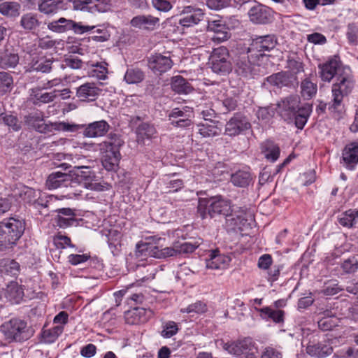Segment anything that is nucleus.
Returning a JSON list of instances; mask_svg holds the SVG:
<instances>
[{"label": "nucleus", "instance_id": "55", "mask_svg": "<svg viewBox=\"0 0 358 358\" xmlns=\"http://www.w3.org/2000/svg\"><path fill=\"white\" fill-rule=\"evenodd\" d=\"M341 268L345 273H353L358 270V259L355 256L350 257L341 264Z\"/></svg>", "mask_w": 358, "mask_h": 358}, {"label": "nucleus", "instance_id": "51", "mask_svg": "<svg viewBox=\"0 0 358 358\" xmlns=\"http://www.w3.org/2000/svg\"><path fill=\"white\" fill-rule=\"evenodd\" d=\"M160 335L164 338H170L176 335L179 331L178 324L173 321L164 322L162 327Z\"/></svg>", "mask_w": 358, "mask_h": 358}, {"label": "nucleus", "instance_id": "5", "mask_svg": "<svg viewBox=\"0 0 358 358\" xmlns=\"http://www.w3.org/2000/svg\"><path fill=\"white\" fill-rule=\"evenodd\" d=\"M25 229V222L20 218L9 217L0 222V250L13 245L22 236Z\"/></svg>", "mask_w": 358, "mask_h": 358}, {"label": "nucleus", "instance_id": "8", "mask_svg": "<svg viewBox=\"0 0 358 358\" xmlns=\"http://www.w3.org/2000/svg\"><path fill=\"white\" fill-rule=\"evenodd\" d=\"M27 322L18 318H13L1 326V331L9 341H22L28 338Z\"/></svg>", "mask_w": 358, "mask_h": 358}, {"label": "nucleus", "instance_id": "24", "mask_svg": "<svg viewBox=\"0 0 358 358\" xmlns=\"http://www.w3.org/2000/svg\"><path fill=\"white\" fill-rule=\"evenodd\" d=\"M320 77L324 82L329 83L332 78L341 71L340 62L336 59H331L324 64L318 66Z\"/></svg>", "mask_w": 358, "mask_h": 358}, {"label": "nucleus", "instance_id": "53", "mask_svg": "<svg viewBox=\"0 0 358 358\" xmlns=\"http://www.w3.org/2000/svg\"><path fill=\"white\" fill-rule=\"evenodd\" d=\"M176 174L169 176L166 180V188L169 192H176L184 187V182L179 178H175Z\"/></svg>", "mask_w": 358, "mask_h": 358}, {"label": "nucleus", "instance_id": "62", "mask_svg": "<svg viewBox=\"0 0 358 358\" xmlns=\"http://www.w3.org/2000/svg\"><path fill=\"white\" fill-rule=\"evenodd\" d=\"M55 130L61 131L73 132L78 130L79 126L74 124H69L64 122H56L52 124Z\"/></svg>", "mask_w": 358, "mask_h": 358}, {"label": "nucleus", "instance_id": "50", "mask_svg": "<svg viewBox=\"0 0 358 358\" xmlns=\"http://www.w3.org/2000/svg\"><path fill=\"white\" fill-rule=\"evenodd\" d=\"M208 310L207 305L205 302L197 301L194 303L189 304L185 308L180 309L182 313L187 314H203Z\"/></svg>", "mask_w": 358, "mask_h": 358}, {"label": "nucleus", "instance_id": "28", "mask_svg": "<svg viewBox=\"0 0 358 358\" xmlns=\"http://www.w3.org/2000/svg\"><path fill=\"white\" fill-rule=\"evenodd\" d=\"M52 57L50 55L47 56L43 53H39L32 57L28 70L29 71L48 73L52 69Z\"/></svg>", "mask_w": 358, "mask_h": 358}, {"label": "nucleus", "instance_id": "37", "mask_svg": "<svg viewBox=\"0 0 358 358\" xmlns=\"http://www.w3.org/2000/svg\"><path fill=\"white\" fill-rule=\"evenodd\" d=\"M261 150L264 157L271 162H275L280 156V148L271 141H266L261 144Z\"/></svg>", "mask_w": 358, "mask_h": 358}, {"label": "nucleus", "instance_id": "7", "mask_svg": "<svg viewBox=\"0 0 358 358\" xmlns=\"http://www.w3.org/2000/svg\"><path fill=\"white\" fill-rule=\"evenodd\" d=\"M212 71L220 75H227L233 69L229 50L224 46L214 48L210 56Z\"/></svg>", "mask_w": 358, "mask_h": 358}, {"label": "nucleus", "instance_id": "63", "mask_svg": "<svg viewBox=\"0 0 358 358\" xmlns=\"http://www.w3.org/2000/svg\"><path fill=\"white\" fill-rule=\"evenodd\" d=\"M178 254H188L193 252L198 247V244L192 243L189 242H184L182 243H177Z\"/></svg>", "mask_w": 358, "mask_h": 358}, {"label": "nucleus", "instance_id": "59", "mask_svg": "<svg viewBox=\"0 0 358 358\" xmlns=\"http://www.w3.org/2000/svg\"><path fill=\"white\" fill-rule=\"evenodd\" d=\"M346 36L350 43L355 44L357 43L358 27L355 24L352 23L348 24Z\"/></svg>", "mask_w": 358, "mask_h": 358}, {"label": "nucleus", "instance_id": "14", "mask_svg": "<svg viewBox=\"0 0 358 358\" xmlns=\"http://www.w3.org/2000/svg\"><path fill=\"white\" fill-rule=\"evenodd\" d=\"M250 128L247 118L240 113H236L227 122L224 134L229 136H235Z\"/></svg>", "mask_w": 358, "mask_h": 358}, {"label": "nucleus", "instance_id": "13", "mask_svg": "<svg viewBox=\"0 0 358 358\" xmlns=\"http://www.w3.org/2000/svg\"><path fill=\"white\" fill-rule=\"evenodd\" d=\"M159 17L150 14L138 15L131 18L130 26L138 31L143 32H151L157 29L159 26Z\"/></svg>", "mask_w": 358, "mask_h": 358}, {"label": "nucleus", "instance_id": "42", "mask_svg": "<svg viewBox=\"0 0 358 358\" xmlns=\"http://www.w3.org/2000/svg\"><path fill=\"white\" fill-rule=\"evenodd\" d=\"M301 96L305 99H310L317 94V84L313 82L310 78L302 80L300 85Z\"/></svg>", "mask_w": 358, "mask_h": 358}, {"label": "nucleus", "instance_id": "41", "mask_svg": "<svg viewBox=\"0 0 358 358\" xmlns=\"http://www.w3.org/2000/svg\"><path fill=\"white\" fill-rule=\"evenodd\" d=\"M357 219L358 210L349 209L339 215L338 222L344 227L351 228L357 223Z\"/></svg>", "mask_w": 358, "mask_h": 358}, {"label": "nucleus", "instance_id": "36", "mask_svg": "<svg viewBox=\"0 0 358 358\" xmlns=\"http://www.w3.org/2000/svg\"><path fill=\"white\" fill-rule=\"evenodd\" d=\"M5 296L12 303H19L24 296L22 287L16 282H10L6 289Z\"/></svg>", "mask_w": 358, "mask_h": 358}, {"label": "nucleus", "instance_id": "9", "mask_svg": "<svg viewBox=\"0 0 358 358\" xmlns=\"http://www.w3.org/2000/svg\"><path fill=\"white\" fill-rule=\"evenodd\" d=\"M277 44V39L274 35L256 36L252 39L248 48L251 57L263 56L265 52L273 50Z\"/></svg>", "mask_w": 358, "mask_h": 358}, {"label": "nucleus", "instance_id": "33", "mask_svg": "<svg viewBox=\"0 0 358 358\" xmlns=\"http://www.w3.org/2000/svg\"><path fill=\"white\" fill-rule=\"evenodd\" d=\"M255 310L259 313L262 320L266 321H273L276 324L284 322L285 311L282 310H275L270 306H266L262 308H255Z\"/></svg>", "mask_w": 358, "mask_h": 358}, {"label": "nucleus", "instance_id": "6", "mask_svg": "<svg viewBox=\"0 0 358 358\" xmlns=\"http://www.w3.org/2000/svg\"><path fill=\"white\" fill-rule=\"evenodd\" d=\"M355 81L350 69L348 66L342 67L336 77V81L332 85L333 107L337 108L343 102L344 96L350 94L355 87Z\"/></svg>", "mask_w": 358, "mask_h": 358}, {"label": "nucleus", "instance_id": "48", "mask_svg": "<svg viewBox=\"0 0 358 358\" xmlns=\"http://www.w3.org/2000/svg\"><path fill=\"white\" fill-rule=\"evenodd\" d=\"M1 272L11 276H15L20 271L19 264L14 260H2L1 262Z\"/></svg>", "mask_w": 358, "mask_h": 358}, {"label": "nucleus", "instance_id": "3", "mask_svg": "<svg viewBox=\"0 0 358 358\" xmlns=\"http://www.w3.org/2000/svg\"><path fill=\"white\" fill-rule=\"evenodd\" d=\"M48 28L56 33H64L73 31L76 34H83L92 31L91 39L96 42H105L109 40L110 34L108 26L106 24H99L90 26L83 24L82 22H76L72 20L60 17L48 24Z\"/></svg>", "mask_w": 358, "mask_h": 358}, {"label": "nucleus", "instance_id": "4", "mask_svg": "<svg viewBox=\"0 0 358 358\" xmlns=\"http://www.w3.org/2000/svg\"><path fill=\"white\" fill-rule=\"evenodd\" d=\"M124 141L120 136L116 134H110L107 140L99 145L101 155V163L103 168L108 171H115L119 167L121 159L120 148Z\"/></svg>", "mask_w": 358, "mask_h": 358}, {"label": "nucleus", "instance_id": "40", "mask_svg": "<svg viewBox=\"0 0 358 358\" xmlns=\"http://www.w3.org/2000/svg\"><path fill=\"white\" fill-rule=\"evenodd\" d=\"M90 66L91 67L90 76L92 77L101 80H104L108 78V64L106 62H92Z\"/></svg>", "mask_w": 358, "mask_h": 358}, {"label": "nucleus", "instance_id": "21", "mask_svg": "<svg viewBox=\"0 0 358 358\" xmlns=\"http://www.w3.org/2000/svg\"><path fill=\"white\" fill-rule=\"evenodd\" d=\"M101 92L96 83L87 82L76 89V96L81 101L91 102L96 100Z\"/></svg>", "mask_w": 358, "mask_h": 358}, {"label": "nucleus", "instance_id": "58", "mask_svg": "<svg viewBox=\"0 0 358 358\" xmlns=\"http://www.w3.org/2000/svg\"><path fill=\"white\" fill-rule=\"evenodd\" d=\"M3 123L13 131H18L21 128V124L17 118L13 115H5L2 117Z\"/></svg>", "mask_w": 358, "mask_h": 358}, {"label": "nucleus", "instance_id": "27", "mask_svg": "<svg viewBox=\"0 0 358 358\" xmlns=\"http://www.w3.org/2000/svg\"><path fill=\"white\" fill-rule=\"evenodd\" d=\"M150 310L145 308L136 307L124 312L125 322L130 325H136L147 322L149 319Z\"/></svg>", "mask_w": 358, "mask_h": 358}, {"label": "nucleus", "instance_id": "17", "mask_svg": "<svg viewBox=\"0 0 358 358\" xmlns=\"http://www.w3.org/2000/svg\"><path fill=\"white\" fill-rule=\"evenodd\" d=\"M76 184H77V182L73 180L71 175L59 171L51 173L45 183L49 189H55L62 187H68L69 186L73 187H75Z\"/></svg>", "mask_w": 358, "mask_h": 358}, {"label": "nucleus", "instance_id": "32", "mask_svg": "<svg viewBox=\"0 0 358 358\" xmlns=\"http://www.w3.org/2000/svg\"><path fill=\"white\" fill-rule=\"evenodd\" d=\"M320 318L317 322L318 327L322 331L331 330L338 326L339 319L336 316V313L331 310H325L319 313Z\"/></svg>", "mask_w": 358, "mask_h": 358}, {"label": "nucleus", "instance_id": "12", "mask_svg": "<svg viewBox=\"0 0 358 358\" xmlns=\"http://www.w3.org/2000/svg\"><path fill=\"white\" fill-rule=\"evenodd\" d=\"M193 108L189 106L175 108L168 115L170 124L175 127L187 128L192 124Z\"/></svg>", "mask_w": 358, "mask_h": 358}, {"label": "nucleus", "instance_id": "2", "mask_svg": "<svg viewBox=\"0 0 358 358\" xmlns=\"http://www.w3.org/2000/svg\"><path fill=\"white\" fill-rule=\"evenodd\" d=\"M276 110L285 122H294L298 129H303L311 114L312 105L301 104L299 96L291 95L278 102Z\"/></svg>", "mask_w": 358, "mask_h": 358}, {"label": "nucleus", "instance_id": "25", "mask_svg": "<svg viewBox=\"0 0 358 358\" xmlns=\"http://www.w3.org/2000/svg\"><path fill=\"white\" fill-rule=\"evenodd\" d=\"M209 32L213 33L212 40L217 43H222L230 38L228 27L221 20L209 21L207 26Z\"/></svg>", "mask_w": 358, "mask_h": 358}, {"label": "nucleus", "instance_id": "54", "mask_svg": "<svg viewBox=\"0 0 358 358\" xmlns=\"http://www.w3.org/2000/svg\"><path fill=\"white\" fill-rule=\"evenodd\" d=\"M53 243L55 247L58 249H65L66 248H74L76 246L71 244V238L65 235H62L60 233L56 234L53 237Z\"/></svg>", "mask_w": 358, "mask_h": 358}, {"label": "nucleus", "instance_id": "20", "mask_svg": "<svg viewBox=\"0 0 358 358\" xmlns=\"http://www.w3.org/2000/svg\"><path fill=\"white\" fill-rule=\"evenodd\" d=\"M255 343L250 338L232 342L225 345V350L236 357H243L250 350L255 351Z\"/></svg>", "mask_w": 358, "mask_h": 358}, {"label": "nucleus", "instance_id": "44", "mask_svg": "<svg viewBox=\"0 0 358 358\" xmlns=\"http://www.w3.org/2000/svg\"><path fill=\"white\" fill-rule=\"evenodd\" d=\"M266 80L271 85L277 87L278 88L287 86L289 83V78L285 72L274 73L267 77Z\"/></svg>", "mask_w": 358, "mask_h": 358}, {"label": "nucleus", "instance_id": "23", "mask_svg": "<svg viewBox=\"0 0 358 358\" xmlns=\"http://www.w3.org/2000/svg\"><path fill=\"white\" fill-rule=\"evenodd\" d=\"M231 259L229 256L221 254L219 250H210L206 260V267L210 269L227 268Z\"/></svg>", "mask_w": 358, "mask_h": 358}, {"label": "nucleus", "instance_id": "18", "mask_svg": "<svg viewBox=\"0 0 358 358\" xmlns=\"http://www.w3.org/2000/svg\"><path fill=\"white\" fill-rule=\"evenodd\" d=\"M72 5L75 10L92 13L105 12L108 8L105 0H73Z\"/></svg>", "mask_w": 358, "mask_h": 358}, {"label": "nucleus", "instance_id": "1", "mask_svg": "<svg viewBox=\"0 0 358 358\" xmlns=\"http://www.w3.org/2000/svg\"><path fill=\"white\" fill-rule=\"evenodd\" d=\"M197 211L202 219L222 215L227 217V222L233 229L240 231L250 227L254 221L251 212L243 208H234L229 200L221 196L199 199Z\"/></svg>", "mask_w": 358, "mask_h": 358}, {"label": "nucleus", "instance_id": "46", "mask_svg": "<svg viewBox=\"0 0 358 358\" xmlns=\"http://www.w3.org/2000/svg\"><path fill=\"white\" fill-rule=\"evenodd\" d=\"M59 0H42L38 3V10L46 15L56 13L59 9Z\"/></svg>", "mask_w": 358, "mask_h": 358}, {"label": "nucleus", "instance_id": "16", "mask_svg": "<svg viewBox=\"0 0 358 358\" xmlns=\"http://www.w3.org/2000/svg\"><path fill=\"white\" fill-rule=\"evenodd\" d=\"M250 20L255 24H266L272 19L271 10L261 3H255L248 10Z\"/></svg>", "mask_w": 358, "mask_h": 358}, {"label": "nucleus", "instance_id": "43", "mask_svg": "<svg viewBox=\"0 0 358 358\" xmlns=\"http://www.w3.org/2000/svg\"><path fill=\"white\" fill-rule=\"evenodd\" d=\"M20 5L17 2L6 1L0 4V13L7 17L20 15Z\"/></svg>", "mask_w": 358, "mask_h": 358}, {"label": "nucleus", "instance_id": "11", "mask_svg": "<svg viewBox=\"0 0 358 358\" xmlns=\"http://www.w3.org/2000/svg\"><path fill=\"white\" fill-rule=\"evenodd\" d=\"M161 238L157 236L146 237L144 241L136 245L135 256L138 259H145L147 257L157 258L158 246Z\"/></svg>", "mask_w": 358, "mask_h": 358}, {"label": "nucleus", "instance_id": "61", "mask_svg": "<svg viewBox=\"0 0 358 358\" xmlns=\"http://www.w3.org/2000/svg\"><path fill=\"white\" fill-rule=\"evenodd\" d=\"M274 115V111L269 107H262L257 111V117L265 122H268Z\"/></svg>", "mask_w": 358, "mask_h": 358}, {"label": "nucleus", "instance_id": "38", "mask_svg": "<svg viewBox=\"0 0 358 358\" xmlns=\"http://www.w3.org/2000/svg\"><path fill=\"white\" fill-rule=\"evenodd\" d=\"M13 195L20 201L31 203L36 197V191L31 187L20 185L13 192Z\"/></svg>", "mask_w": 358, "mask_h": 358}, {"label": "nucleus", "instance_id": "45", "mask_svg": "<svg viewBox=\"0 0 358 358\" xmlns=\"http://www.w3.org/2000/svg\"><path fill=\"white\" fill-rule=\"evenodd\" d=\"M124 79L128 84H138L144 79V73L139 69H128L124 74Z\"/></svg>", "mask_w": 358, "mask_h": 358}, {"label": "nucleus", "instance_id": "22", "mask_svg": "<svg viewBox=\"0 0 358 358\" xmlns=\"http://www.w3.org/2000/svg\"><path fill=\"white\" fill-rule=\"evenodd\" d=\"M173 62L170 57L161 54L152 55L148 59V67L155 73L161 74L171 69Z\"/></svg>", "mask_w": 358, "mask_h": 358}, {"label": "nucleus", "instance_id": "49", "mask_svg": "<svg viewBox=\"0 0 358 358\" xmlns=\"http://www.w3.org/2000/svg\"><path fill=\"white\" fill-rule=\"evenodd\" d=\"M20 23L22 27L27 30H33L40 24L37 15L33 13L23 15L21 17Z\"/></svg>", "mask_w": 358, "mask_h": 358}, {"label": "nucleus", "instance_id": "15", "mask_svg": "<svg viewBox=\"0 0 358 358\" xmlns=\"http://www.w3.org/2000/svg\"><path fill=\"white\" fill-rule=\"evenodd\" d=\"M306 350L307 354L311 357L324 358L333 352V348L329 339L323 338L321 341H315L314 340L309 342Z\"/></svg>", "mask_w": 358, "mask_h": 358}, {"label": "nucleus", "instance_id": "34", "mask_svg": "<svg viewBox=\"0 0 358 358\" xmlns=\"http://www.w3.org/2000/svg\"><path fill=\"white\" fill-rule=\"evenodd\" d=\"M58 91L54 90L51 92H43L38 88H33L30 90L31 100L35 105L41 103H48L52 102L57 96Z\"/></svg>", "mask_w": 358, "mask_h": 358}, {"label": "nucleus", "instance_id": "35", "mask_svg": "<svg viewBox=\"0 0 358 358\" xmlns=\"http://www.w3.org/2000/svg\"><path fill=\"white\" fill-rule=\"evenodd\" d=\"M218 124L219 122L215 121L198 124V133L203 138L219 136L222 133V127Z\"/></svg>", "mask_w": 358, "mask_h": 358}, {"label": "nucleus", "instance_id": "29", "mask_svg": "<svg viewBox=\"0 0 358 358\" xmlns=\"http://www.w3.org/2000/svg\"><path fill=\"white\" fill-rule=\"evenodd\" d=\"M342 161L348 169H353L358 164V143L346 145L342 152Z\"/></svg>", "mask_w": 358, "mask_h": 358}, {"label": "nucleus", "instance_id": "52", "mask_svg": "<svg viewBox=\"0 0 358 358\" xmlns=\"http://www.w3.org/2000/svg\"><path fill=\"white\" fill-rule=\"evenodd\" d=\"M13 79L7 72H0V94H4L13 88Z\"/></svg>", "mask_w": 358, "mask_h": 358}, {"label": "nucleus", "instance_id": "39", "mask_svg": "<svg viewBox=\"0 0 358 358\" xmlns=\"http://www.w3.org/2000/svg\"><path fill=\"white\" fill-rule=\"evenodd\" d=\"M171 88L176 93L184 94H187L194 90L190 83L180 76L172 78Z\"/></svg>", "mask_w": 358, "mask_h": 358}, {"label": "nucleus", "instance_id": "10", "mask_svg": "<svg viewBox=\"0 0 358 358\" xmlns=\"http://www.w3.org/2000/svg\"><path fill=\"white\" fill-rule=\"evenodd\" d=\"M249 50L241 52L234 58V68L236 73L244 78H250L257 74V66L251 62Z\"/></svg>", "mask_w": 358, "mask_h": 358}, {"label": "nucleus", "instance_id": "64", "mask_svg": "<svg viewBox=\"0 0 358 358\" xmlns=\"http://www.w3.org/2000/svg\"><path fill=\"white\" fill-rule=\"evenodd\" d=\"M152 4L156 10L162 12H168L173 7L168 0H152Z\"/></svg>", "mask_w": 358, "mask_h": 358}, {"label": "nucleus", "instance_id": "31", "mask_svg": "<svg viewBox=\"0 0 358 358\" xmlns=\"http://www.w3.org/2000/svg\"><path fill=\"white\" fill-rule=\"evenodd\" d=\"M252 181V176L248 166H244L231 175V182L234 186L246 187Z\"/></svg>", "mask_w": 358, "mask_h": 358}, {"label": "nucleus", "instance_id": "60", "mask_svg": "<svg viewBox=\"0 0 358 358\" xmlns=\"http://www.w3.org/2000/svg\"><path fill=\"white\" fill-rule=\"evenodd\" d=\"M63 326H56L50 329L45 331L43 332V336L45 338H49L48 341L53 342L63 332Z\"/></svg>", "mask_w": 358, "mask_h": 358}, {"label": "nucleus", "instance_id": "19", "mask_svg": "<svg viewBox=\"0 0 358 358\" xmlns=\"http://www.w3.org/2000/svg\"><path fill=\"white\" fill-rule=\"evenodd\" d=\"M204 13L200 8L186 6L183 8L179 24L185 27L197 24L203 18Z\"/></svg>", "mask_w": 358, "mask_h": 358}, {"label": "nucleus", "instance_id": "56", "mask_svg": "<svg viewBox=\"0 0 358 358\" xmlns=\"http://www.w3.org/2000/svg\"><path fill=\"white\" fill-rule=\"evenodd\" d=\"M178 254V250L177 243L174 244L172 247H166L163 249L158 248L157 257V258H166L170 257L177 256Z\"/></svg>", "mask_w": 358, "mask_h": 358}, {"label": "nucleus", "instance_id": "26", "mask_svg": "<svg viewBox=\"0 0 358 358\" xmlns=\"http://www.w3.org/2000/svg\"><path fill=\"white\" fill-rule=\"evenodd\" d=\"M57 215L55 217V222L59 228L65 229L77 222L75 210L70 208H58L55 210Z\"/></svg>", "mask_w": 358, "mask_h": 358}, {"label": "nucleus", "instance_id": "30", "mask_svg": "<svg viewBox=\"0 0 358 358\" xmlns=\"http://www.w3.org/2000/svg\"><path fill=\"white\" fill-rule=\"evenodd\" d=\"M110 127L109 124L105 120L95 121L85 126L83 134L89 138L101 137L108 133Z\"/></svg>", "mask_w": 358, "mask_h": 358}, {"label": "nucleus", "instance_id": "57", "mask_svg": "<svg viewBox=\"0 0 358 358\" xmlns=\"http://www.w3.org/2000/svg\"><path fill=\"white\" fill-rule=\"evenodd\" d=\"M19 62V57L16 54H9L1 58V64L3 68H14Z\"/></svg>", "mask_w": 358, "mask_h": 358}, {"label": "nucleus", "instance_id": "47", "mask_svg": "<svg viewBox=\"0 0 358 358\" xmlns=\"http://www.w3.org/2000/svg\"><path fill=\"white\" fill-rule=\"evenodd\" d=\"M156 132L155 127L146 122L141 124L136 129L138 137L141 140L152 138Z\"/></svg>", "mask_w": 358, "mask_h": 358}]
</instances>
